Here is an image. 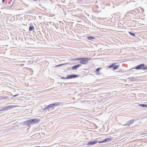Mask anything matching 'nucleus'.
<instances>
[{"label": "nucleus", "instance_id": "obj_1", "mask_svg": "<svg viewBox=\"0 0 147 147\" xmlns=\"http://www.w3.org/2000/svg\"><path fill=\"white\" fill-rule=\"evenodd\" d=\"M75 60H79L80 63L83 64H86L88 63L89 60L90 59V58H75Z\"/></svg>", "mask_w": 147, "mask_h": 147}, {"label": "nucleus", "instance_id": "obj_2", "mask_svg": "<svg viewBox=\"0 0 147 147\" xmlns=\"http://www.w3.org/2000/svg\"><path fill=\"white\" fill-rule=\"evenodd\" d=\"M39 120L36 119H32L27 120L24 122V124L26 125H29L30 124H34L37 123L39 121Z\"/></svg>", "mask_w": 147, "mask_h": 147}, {"label": "nucleus", "instance_id": "obj_3", "mask_svg": "<svg viewBox=\"0 0 147 147\" xmlns=\"http://www.w3.org/2000/svg\"><path fill=\"white\" fill-rule=\"evenodd\" d=\"M59 104L58 103H54L50 104L48 105L46 107H44L43 110H46L49 109L50 108H53L55 106H56L58 105Z\"/></svg>", "mask_w": 147, "mask_h": 147}, {"label": "nucleus", "instance_id": "obj_4", "mask_svg": "<svg viewBox=\"0 0 147 147\" xmlns=\"http://www.w3.org/2000/svg\"><path fill=\"white\" fill-rule=\"evenodd\" d=\"M145 64H142L137 66L135 68L136 69H143L144 70Z\"/></svg>", "mask_w": 147, "mask_h": 147}, {"label": "nucleus", "instance_id": "obj_5", "mask_svg": "<svg viewBox=\"0 0 147 147\" xmlns=\"http://www.w3.org/2000/svg\"><path fill=\"white\" fill-rule=\"evenodd\" d=\"M79 76L78 75L73 74L67 76L66 77V78H67V79H72L73 78H75L78 77Z\"/></svg>", "mask_w": 147, "mask_h": 147}, {"label": "nucleus", "instance_id": "obj_6", "mask_svg": "<svg viewBox=\"0 0 147 147\" xmlns=\"http://www.w3.org/2000/svg\"><path fill=\"white\" fill-rule=\"evenodd\" d=\"M13 107V106L12 105H9L7 106L2 108V110L3 111L9 109H12Z\"/></svg>", "mask_w": 147, "mask_h": 147}, {"label": "nucleus", "instance_id": "obj_7", "mask_svg": "<svg viewBox=\"0 0 147 147\" xmlns=\"http://www.w3.org/2000/svg\"><path fill=\"white\" fill-rule=\"evenodd\" d=\"M134 122V120L133 119H131L129 121H128L127 123L123 125L124 126H128L129 127V125L132 124Z\"/></svg>", "mask_w": 147, "mask_h": 147}, {"label": "nucleus", "instance_id": "obj_8", "mask_svg": "<svg viewBox=\"0 0 147 147\" xmlns=\"http://www.w3.org/2000/svg\"><path fill=\"white\" fill-rule=\"evenodd\" d=\"M97 141H91L88 142L87 145H93L94 144H96L98 142Z\"/></svg>", "mask_w": 147, "mask_h": 147}, {"label": "nucleus", "instance_id": "obj_9", "mask_svg": "<svg viewBox=\"0 0 147 147\" xmlns=\"http://www.w3.org/2000/svg\"><path fill=\"white\" fill-rule=\"evenodd\" d=\"M82 65L81 64H78L75 65H74L72 66L71 67V69L72 70H76L79 67H80Z\"/></svg>", "mask_w": 147, "mask_h": 147}, {"label": "nucleus", "instance_id": "obj_10", "mask_svg": "<svg viewBox=\"0 0 147 147\" xmlns=\"http://www.w3.org/2000/svg\"><path fill=\"white\" fill-rule=\"evenodd\" d=\"M112 140L111 138H108L105 139L104 140L102 141H100L99 142V143H101L103 142H107L110 141L111 140Z\"/></svg>", "mask_w": 147, "mask_h": 147}, {"label": "nucleus", "instance_id": "obj_11", "mask_svg": "<svg viewBox=\"0 0 147 147\" xmlns=\"http://www.w3.org/2000/svg\"><path fill=\"white\" fill-rule=\"evenodd\" d=\"M138 105L140 107H142L144 108L147 107V105L146 104H139Z\"/></svg>", "mask_w": 147, "mask_h": 147}, {"label": "nucleus", "instance_id": "obj_12", "mask_svg": "<svg viewBox=\"0 0 147 147\" xmlns=\"http://www.w3.org/2000/svg\"><path fill=\"white\" fill-rule=\"evenodd\" d=\"M87 38L89 40H92L93 39H94V37H92V36H88L87 37Z\"/></svg>", "mask_w": 147, "mask_h": 147}, {"label": "nucleus", "instance_id": "obj_13", "mask_svg": "<svg viewBox=\"0 0 147 147\" xmlns=\"http://www.w3.org/2000/svg\"><path fill=\"white\" fill-rule=\"evenodd\" d=\"M119 67V65H114L113 68V70H114L118 69Z\"/></svg>", "mask_w": 147, "mask_h": 147}, {"label": "nucleus", "instance_id": "obj_14", "mask_svg": "<svg viewBox=\"0 0 147 147\" xmlns=\"http://www.w3.org/2000/svg\"><path fill=\"white\" fill-rule=\"evenodd\" d=\"M129 15L131 14L135 15L136 14V11H130L129 13Z\"/></svg>", "mask_w": 147, "mask_h": 147}, {"label": "nucleus", "instance_id": "obj_15", "mask_svg": "<svg viewBox=\"0 0 147 147\" xmlns=\"http://www.w3.org/2000/svg\"><path fill=\"white\" fill-rule=\"evenodd\" d=\"M34 28L33 26H30L29 27V30L30 31H31L34 29Z\"/></svg>", "mask_w": 147, "mask_h": 147}, {"label": "nucleus", "instance_id": "obj_16", "mask_svg": "<svg viewBox=\"0 0 147 147\" xmlns=\"http://www.w3.org/2000/svg\"><path fill=\"white\" fill-rule=\"evenodd\" d=\"M116 64V63H113L112 64H111V65H110L109 67H108L109 68H113L114 65Z\"/></svg>", "mask_w": 147, "mask_h": 147}, {"label": "nucleus", "instance_id": "obj_17", "mask_svg": "<svg viewBox=\"0 0 147 147\" xmlns=\"http://www.w3.org/2000/svg\"><path fill=\"white\" fill-rule=\"evenodd\" d=\"M128 32L129 33V34H130L131 36L134 37L135 36V34L134 33L131 32Z\"/></svg>", "mask_w": 147, "mask_h": 147}, {"label": "nucleus", "instance_id": "obj_18", "mask_svg": "<svg viewBox=\"0 0 147 147\" xmlns=\"http://www.w3.org/2000/svg\"><path fill=\"white\" fill-rule=\"evenodd\" d=\"M65 64H60V65H57L55 66V67H60V66H62L63 65H64Z\"/></svg>", "mask_w": 147, "mask_h": 147}, {"label": "nucleus", "instance_id": "obj_19", "mask_svg": "<svg viewBox=\"0 0 147 147\" xmlns=\"http://www.w3.org/2000/svg\"><path fill=\"white\" fill-rule=\"evenodd\" d=\"M102 68L101 67L98 68H97L96 69V71L98 72V71H99L100 70V69H101Z\"/></svg>", "mask_w": 147, "mask_h": 147}, {"label": "nucleus", "instance_id": "obj_20", "mask_svg": "<svg viewBox=\"0 0 147 147\" xmlns=\"http://www.w3.org/2000/svg\"><path fill=\"white\" fill-rule=\"evenodd\" d=\"M61 78L62 79H67V78H66V77H62Z\"/></svg>", "mask_w": 147, "mask_h": 147}, {"label": "nucleus", "instance_id": "obj_21", "mask_svg": "<svg viewBox=\"0 0 147 147\" xmlns=\"http://www.w3.org/2000/svg\"><path fill=\"white\" fill-rule=\"evenodd\" d=\"M147 70V66H144V70Z\"/></svg>", "mask_w": 147, "mask_h": 147}, {"label": "nucleus", "instance_id": "obj_22", "mask_svg": "<svg viewBox=\"0 0 147 147\" xmlns=\"http://www.w3.org/2000/svg\"><path fill=\"white\" fill-rule=\"evenodd\" d=\"M18 94H16V95H14L13 96V97L16 96H18Z\"/></svg>", "mask_w": 147, "mask_h": 147}, {"label": "nucleus", "instance_id": "obj_23", "mask_svg": "<svg viewBox=\"0 0 147 147\" xmlns=\"http://www.w3.org/2000/svg\"><path fill=\"white\" fill-rule=\"evenodd\" d=\"M141 10L143 11H144V9L143 8H141Z\"/></svg>", "mask_w": 147, "mask_h": 147}, {"label": "nucleus", "instance_id": "obj_24", "mask_svg": "<svg viewBox=\"0 0 147 147\" xmlns=\"http://www.w3.org/2000/svg\"><path fill=\"white\" fill-rule=\"evenodd\" d=\"M2 108L0 109V111H3L2 110Z\"/></svg>", "mask_w": 147, "mask_h": 147}, {"label": "nucleus", "instance_id": "obj_25", "mask_svg": "<svg viewBox=\"0 0 147 147\" xmlns=\"http://www.w3.org/2000/svg\"><path fill=\"white\" fill-rule=\"evenodd\" d=\"M5 1V0H2V2H3V3Z\"/></svg>", "mask_w": 147, "mask_h": 147}, {"label": "nucleus", "instance_id": "obj_26", "mask_svg": "<svg viewBox=\"0 0 147 147\" xmlns=\"http://www.w3.org/2000/svg\"><path fill=\"white\" fill-rule=\"evenodd\" d=\"M131 80H133L134 79V78L133 77H131Z\"/></svg>", "mask_w": 147, "mask_h": 147}]
</instances>
